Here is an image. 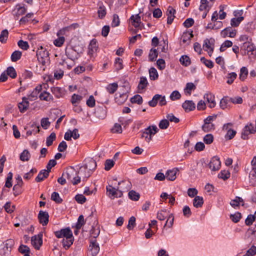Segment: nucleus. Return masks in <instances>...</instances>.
Here are the masks:
<instances>
[{
	"label": "nucleus",
	"mask_w": 256,
	"mask_h": 256,
	"mask_svg": "<svg viewBox=\"0 0 256 256\" xmlns=\"http://www.w3.org/2000/svg\"><path fill=\"white\" fill-rule=\"evenodd\" d=\"M132 25L136 28H139L141 24L140 16L139 14L132 15L130 18Z\"/></svg>",
	"instance_id": "obj_22"
},
{
	"label": "nucleus",
	"mask_w": 256,
	"mask_h": 256,
	"mask_svg": "<svg viewBox=\"0 0 256 256\" xmlns=\"http://www.w3.org/2000/svg\"><path fill=\"white\" fill-rule=\"evenodd\" d=\"M167 220L164 225V228L167 226L168 228H172L174 224V216L172 214H170L166 218Z\"/></svg>",
	"instance_id": "obj_33"
},
{
	"label": "nucleus",
	"mask_w": 256,
	"mask_h": 256,
	"mask_svg": "<svg viewBox=\"0 0 256 256\" xmlns=\"http://www.w3.org/2000/svg\"><path fill=\"white\" fill-rule=\"evenodd\" d=\"M58 36V38L54 40V44L56 46L60 47L63 44L64 42V38L61 36Z\"/></svg>",
	"instance_id": "obj_59"
},
{
	"label": "nucleus",
	"mask_w": 256,
	"mask_h": 256,
	"mask_svg": "<svg viewBox=\"0 0 256 256\" xmlns=\"http://www.w3.org/2000/svg\"><path fill=\"white\" fill-rule=\"evenodd\" d=\"M8 32L7 30H2L0 34V42L2 43L5 42L8 38Z\"/></svg>",
	"instance_id": "obj_43"
},
{
	"label": "nucleus",
	"mask_w": 256,
	"mask_h": 256,
	"mask_svg": "<svg viewBox=\"0 0 256 256\" xmlns=\"http://www.w3.org/2000/svg\"><path fill=\"white\" fill-rule=\"evenodd\" d=\"M196 88L194 84L192 82L187 83L186 87L184 88V92L190 95L191 94L192 90H194Z\"/></svg>",
	"instance_id": "obj_53"
},
{
	"label": "nucleus",
	"mask_w": 256,
	"mask_h": 256,
	"mask_svg": "<svg viewBox=\"0 0 256 256\" xmlns=\"http://www.w3.org/2000/svg\"><path fill=\"white\" fill-rule=\"evenodd\" d=\"M202 128L204 132H206L214 130V125L213 124L204 122V124L202 126Z\"/></svg>",
	"instance_id": "obj_30"
},
{
	"label": "nucleus",
	"mask_w": 256,
	"mask_h": 256,
	"mask_svg": "<svg viewBox=\"0 0 256 256\" xmlns=\"http://www.w3.org/2000/svg\"><path fill=\"white\" fill-rule=\"evenodd\" d=\"M66 54L68 58L72 60L78 59V53L72 48H66Z\"/></svg>",
	"instance_id": "obj_14"
},
{
	"label": "nucleus",
	"mask_w": 256,
	"mask_h": 256,
	"mask_svg": "<svg viewBox=\"0 0 256 256\" xmlns=\"http://www.w3.org/2000/svg\"><path fill=\"white\" fill-rule=\"evenodd\" d=\"M161 97V95L159 94H155L153 98L152 99L148 102V104L150 106L152 107H154L156 106L158 101V100L160 99Z\"/></svg>",
	"instance_id": "obj_38"
},
{
	"label": "nucleus",
	"mask_w": 256,
	"mask_h": 256,
	"mask_svg": "<svg viewBox=\"0 0 256 256\" xmlns=\"http://www.w3.org/2000/svg\"><path fill=\"white\" fill-rule=\"evenodd\" d=\"M96 167V161L93 159H90L84 166L80 168L78 174H82L83 172H86L88 170L89 172H91V173L92 174Z\"/></svg>",
	"instance_id": "obj_5"
},
{
	"label": "nucleus",
	"mask_w": 256,
	"mask_h": 256,
	"mask_svg": "<svg viewBox=\"0 0 256 256\" xmlns=\"http://www.w3.org/2000/svg\"><path fill=\"white\" fill-rule=\"evenodd\" d=\"M243 16H239L238 18H234L230 20V25L233 27H237L239 26L242 21L244 20Z\"/></svg>",
	"instance_id": "obj_31"
},
{
	"label": "nucleus",
	"mask_w": 256,
	"mask_h": 256,
	"mask_svg": "<svg viewBox=\"0 0 256 256\" xmlns=\"http://www.w3.org/2000/svg\"><path fill=\"white\" fill-rule=\"evenodd\" d=\"M179 170L178 168H174L172 170H167L166 172V178L170 181H173L176 178V174Z\"/></svg>",
	"instance_id": "obj_16"
},
{
	"label": "nucleus",
	"mask_w": 256,
	"mask_h": 256,
	"mask_svg": "<svg viewBox=\"0 0 256 256\" xmlns=\"http://www.w3.org/2000/svg\"><path fill=\"white\" fill-rule=\"evenodd\" d=\"M130 102L132 103H136L140 104L142 102V98L139 94H136L130 98Z\"/></svg>",
	"instance_id": "obj_50"
},
{
	"label": "nucleus",
	"mask_w": 256,
	"mask_h": 256,
	"mask_svg": "<svg viewBox=\"0 0 256 256\" xmlns=\"http://www.w3.org/2000/svg\"><path fill=\"white\" fill-rule=\"evenodd\" d=\"M22 54V52L19 50H16L12 52L11 55V60L13 62L18 61L21 58Z\"/></svg>",
	"instance_id": "obj_34"
},
{
	"label": "nucleus",
	"mask_w": 256,
	"mask_h": 256,
	"mask_svg": "<svg viewBox=\"0 0 256 256\" xmlns=\"http://www.w3.org/2000/svg\"><path fill=\"white\" fill-rule=\"evenodd\" d=\"M12 172H8V174L7 178L5 183V186L6 188H10L12 186Z\"/></svg>",
	"instance_id": "obj_48"
},
{
	"label": "nucleus",
	"mask_w": 256,
	"mask_h": 256,
	"mask_svg": "<svg viewBox=\"0 0 256 256\" xmlns=\"http://www.w3.org/2000/svg\"><path fill=\"white\" fill-rule=\"evenodd\" d=\"M29 106V102L27 98L23 97L22 101L20 102L18 104V107L20 111L21 112H24L28 108Z\"/></svg>",
	"instance_id": "obj_19"
},
{
	"label": "nucleus",
	"mask_w": 256,
	"mask_h": 256,
	"mask_svg": "<svg viewBox=\"0 0 256 256\" xmlns=\"http://www.w3.org/2000/svg\"><path fill=\"white\" fill-rule=\"evenodd\" d=\"M230 176V172L228 170H223L218 174V177L220 178L226 180Z\"/></svg>",
	"instance_id": "obj_49"
},
{
	"label": "nucleus",
	"mask_w": 256,
	"mask_h": 256,
	"mask_svg": "<svg viewBox=\"0 0 256 256\" xmlns=\"http://www.w3.org/2000/svg\"><path fill=\"white\" fill-rule=\"evenodd\" d=\"M118 84L117 83L114 82L109 84L106 88L107 91L110 94H114L118 89Z\"/></svg>",
	"instance_id": "obj_36"
},
{
	"label": "nucleus",
	"mask_w": 256,
	"mask_h": 256,
	"mask_svg": "<svg viewBox=\"0 0 256 256\" xmlns=\"http://www.w3.org/2000/svg\"><path fill=\"white\" fill-rule=\"evenodd\" d=\"M30 128L32 129L28 130L26 132V138L32 134L35 135L40 132V126L35 122L32 124Z\"/></svg>",
	"instance_id": "obj_20"
},
{
	"label": "nucleus",
	"mask_w": 256,
	"mask_h": 256,
	"mask_svg": "<svg viewBox=\"0 0 256 256\" xmlns=\"http://www.w3.org/2000/svg\"><path fill=\"white\" fill-rule=\"evenodd\" d=\"M49 215L48 212L40 210L38 214L39 222L43 226H46L48 222Z\"/></svg>",
	"instance_id": "obj_11"
},
{
	"label": "nucleus",
	"mask_w": 256,
	"mask_h": 256,
	"mask_svg": "<svg viewBox=\"0 0 256 256\" xmlns=\"http://www.w3.org/2000/svg\"><path fill=\"white\" fill-rule=\"evenodd\" d=\"M41 100H44L46 101H50L52 100V96L50 95V93L46 92H44L41 93L39 96Z\"/></svg>",
	"instance_id": "obj_47"
},
{
	"label": "nucleus",
	"mask_w": 256,
	"mask_h": 256,
	"mask_svg": "<svg viewBox=\"0 0 256 256\" xmlns=\"http://www.w3.org/2000/svg\"><path fill=\"white\" fill-rule=\"evenodd\" d=\"M114 66L117 70L122 69L123 68L122 60L119 58H116L115 60Z\"/></svg>",
	"instance_id": "obj_58"
},
{
	"label": "nucleus",
	"mask_w": 256,
	"mask_h": 256,
	"mask_svg": "<svg viewBox=\"0 0 256 256\" xmlns=\"http://www.w3.org/2000/svg\"><path fill=\"white\" fill-rule=\"evenodd\" d=\"M204 98L206 100L207 102L209 104V108H213L216 106V102L215 101V97L210 92H208L204 94Z\"/></svg>",
	"instance_id": "obj_12"
},
{
	"label": "nucleus",
	"mask_w": 256,
	"mask_h": 256,
	"mask_svg": "<svg viewBox=\"0 0 256 256\" xmlns=\"http://www.w3.org/2000/svg\"><path fill=\"white\" fill-rule=\"evenodd\" d=\"M85 224V221L82 215H80L78 218L77 223L76 224V229L80 230Z\"/></svg>",
	"instance_id": "obj_52"
},
{
	"label": "nucleus",
	"mask_w": 256,
	"mask_h": 256,
	"mask_svg": "<svg viewBox=\"0 0 256 256\" xmlns=\"http://www.w3.org/2000/svg\"><path fill=\"white\" fill-rule=\"evenodd\" d=\"M74 240V236L70 237V238H64L62 242L64 248L66 250L68 249L70 246L73 244Z\"/></svg>",
	"instance_id": "obj_27"
},
{
	"label": "nucleus",
	"mask_w": 256,
	"mask_h": 256,
	"mask_svg": "<svg viewBox=\"0 0 256 256\" xmlns=\"http://www.w3.org/2000/svg\"><path fill=\"white\" fill-rule=\"evenodd\" d=\"M106 14V7L101 3L98 10V16L100 18H103Z\"/></svg>",
	"instance_id": "obj_29"
},
{
	"label": "nucleus",
	"mask_w": 256,
	"mask_h": 256,
	"mask_svg": "<svg viewBox=\"0 0 256 256\" xmlns=\"http://www.w3.org/2000/svg\"><path fill=\"white\" fill-rule=\"evenodd\" d=\"M128 195L130 199L134 201L138 200L140 197V194L134 190L130 191Z\"/></svg>",
	"instance_id": "obj_40"
},
{
	"label": "nucleus",
	"mask_w": 256,
	"mask_h": 256,
	"mask_svg": "<svg viewBox=\"0 0 256 256\" xmlns=\"http://www.w3.org/2000/svg\"><path fill=\"white\" fill-rule=\"evenodd\" d=\"M182 107L186 112H190L195 109L196 105L193 101L186 100L182 104Z\"/></svg>",
	"instance_id": "obj_18"
},
{
	"label": "nucleus",
	"mask_w": 256,
	"mask_h": 256,
	"mask_svg": "<svg viewBox=\"0 0 256 256\" xmlns=\"http://www.w3.org/2000/svg\"><path fill=\"white\" fill-rule=\"evenodd\" d=\"M96 114L98 117L101 118H104L106 116V110L102 108H98L96 112Z\"/></svg>",
	"instance_id": "obj_56"
},
{
	"label": "nucleus",
	"mask_w": 256,
	"mask_h": 256,
	"mask_svg": "<svg viewBox=\"0 0 256 256\" xmlns=\"http://www.w3.org/2000/svg\"><path fill=\"white\" fill-rule=\"evenodd\" d=\"M150 78L152 80H155L158 78V74L156 70L154 68H151L149 70Z\"/></svg>",
	"instance_id": "obj_41"
},
{
	"label": "nucleus",
	"mask_w": 256,
	"mask_h": 256,
	"mask_svg": "<svg viewBox=\"0 0 256 256\" xmlns=\"http://www.w3.org/2000/svg\"><path fill=\"white\" fill-rule=\"evenodd\" d=\"M220 161L218 156L213 157L209 163V168L214 171L218 170L220 167Z\"/></svg>",
	"instance_id": "obj_10"
},
{
	"label": "nucleus",
	"mask_w": 256,
	"mask_h": 256,
	"mask_svg": "<svg viewBox=\"0 0 256 256\" xmlns=\"http://www.w3.org/2000/svg\"><path fill=\"white\" fill-rule=\"evenodd\" d=\"M158 130L155 125L149 126L144 129L142 132V138H145L146 140L149 142L152 139V137L158 132Z\"/></svg>",
	"instance_id": "obj_2"
},
{
	"label": "nucleus",
	"mask_w": 256,
	"mask_h": 256,
	"mask_svg": "<svg viewBox=\"0 0 256 256\" xmlns=\"http://www.w3.org/2000/svg\"><path fill=\"white\" fill-rule=\"evenodd\" d=\"M36 56L38 62L42 66H45L46 60L48 59V52L41 46L40 48L37 50Z\"/></svg>",
	"instance_id": "obj_3"
},
{
	"label": "nucleus",
	"mask_w": 256,
	"mask_h": 256,
	"mask_svg": "<svg viewBox=\"0 0 256 256\" xmlns=\"http://www.w3.org/2000/svg\"><path fill=\"white\" fill-rule=\"evenodd\" d=\"M204 142L207 144H212L214 141V136L212 134H207L204 138Z\"/></svg>",
	"instance_id": "obj_62"
},
{
	"label": "nucleus",
	"mask_w": 256,
	"mask_h": 256,
	"mask_svg": "<svg viewBox=\"0 0 256 256\" xmlns=\"http://www.w3.org/2000/svg\"><path fill=\"white\" fill-rule=\"evenodd\" d=\"M82 97L81 96L74 94L72 96L71 102L72 104H76L79 103L82 100Z\"/></svg>",
	"instance_id": "obj_61"
},
{
	"label": "nucleus",
	"mask_w": 256,
	"mask_h": 256,
	"mask_svg": "<svg viewBox=\"0 0 256 256\" xmlns=\"http://www.w3.org/2000/svg\"><path fill=\"white\" fill-rule=\"evenodd\" d=\"M48 175V171L46 170H42L40 171L35 180L36 182H40L46 178Z\"/></svg>",
	"instance_id": "obj_23"
},
{
	"label": "nucleus",
	"mask_w": 256,
	"mask_h": 256,
	"mask_svg": "<svg viewBox=\"0 0 256 256\" xmlns=\"http://www.w3.org/2000/svg\"><path fill=\"white\" fill-rule=\"evenodd\" d=\"M214 40L212 38L206 39L203 44V48L204 50L207 51L210 56H211L214 49Z\"/></svg>",
	"instance_id": "obj_6"
},
{
	"label": "nucleus",
	"mask_w": 256,
	"mask_h": 256,
	"mask_svg": "<svg viewBox=\"0 0 256 256\" xmlns=\"http://www.w3.org/2000/svg\"><path fill=\"white\" fill-rule=\"evenodd\" d=\"M236 76L237 74L236 72H232L229 73L227 76L228 80L226 82L229 84H232L234 82V80L236 78Z\"/></svg>",
	"instance_id": "obj_57"
},
{
	"label": "nucleus",
	"mask_w": 256,
	"mask_h": 256,
	"mask_svg": "<svg viewBox=\"0 0 256 256\" xmlns=\"http://www.w3.org/2000/svg\"><path fill=\"white\" fill-rule=\"evenodd\" d=\"M100 246L96 239H91L90 240L88 250L91 252L92 256H96L100 252Z\"/></svg>",
	"instance_id": "obj_7"
},
{
	"label": "nucleus",
	"mask_w": 256,
	"mask_h": 256,
	"mask_svg": "<svg viewBox=\"0 0 256 256\" xmlns=\"http://www.w3.org/2000/svg\"><path fill=\"white\" fill-rule=\"evenodd\" d=\"M30 155L29 152L25 150L20 154V158L22 161L25 162L28 161L30 160Z\"/></svg>",
	"instance_id": "obj_39"
},
{
	"label": "nucleus",
	"mask_w": 256,
	"mask_h": 256,
	"mask_svg": "<svg viewBox=\"0 0 256 256\" xmlns=\"http://www.w3.org/2000/svg\"><path fill=\"white\" fill-rule=\"evenodd\" d=\"M236 33V30L232 29L231 27H228L221 32L220 34L223 38H226L227 36L230 38H234Z\"/></svg>",
	"instance_id": "obj_13"
},
{
	"label": "nucleus",
	"mask_w": 256,
	"mask_h": 256,
	"mask_svg": "<svg viewBox=\"0 0 256 256\" xmlns=\"http://www.w3.org/2000/svg\"><path fill=\"white\" fill-rule=\"evenodd\" d=\"M170 214L169 212L166 210H160L156 214V218L160 220H164Z\"/></svg>",
	"instance_id": "obj_25"
},
{
	"label": "nucleus",
	"mask_w": 256,
	"mask_h": 256,
	"mask_svg": "<svg viewBox=\"0 0 256 256\" xmlns=\"http://www.w3.org/2000/svg\"><path fill=\"white\" fill-rule=\"evenodd\" d=\"M204 204L202 197L200 196H196L193 200V205L196 208H201Z\"/></svg>",
	"instance_id": "obj_26"
},
{
	"label": "nucleus",
	"mask_w": 256,
	"mask_h": 256,
	"mask_svg": "<svg viewBox=\"0 0 256 256\" xmlns=\"http://www.w3.org/2000/svg\"><path fill=\"white\" fill-rule=\"evenodd\" d=\"M248 74V70L245 66L242 67L240 70V79L243 81L247 77Z\"/></svg>",
	"instance_id": "obj_37"
},
{
	"label": "nucleus",
	"mask_w": 256,
	"mask_h": 256,
	"mask_svg": "<svg viewBox=\"0 0 256 256\" xmlns=\"http://www.w3.org/2000/svg\"><path fill=\"white\" fill-rule=\"evenodd\" d=\"M241 218V214L238 212H236L234 214H231L230 215V218L233 222L235 223L238 222L240 220Z\"/></svg>",
	"instance_id": "obj_46"
},
{
	"label": "nucleus",
	"mask_w": 256,
	"mask_h": 256,
	"mask_svg": "<svg viewBox=\"0 0 256 256\" xmlns=\"http://www.w3.org/2000/svg\"><path fill=\"white\" fill-rule=\"evenodd\" d=\"M200 61L202 62L204 64V65L207 66L208 68H212L214 67L213 62L210 60H208L204 58V57H202L200 58Z\"/></svg>",
	"instance_id": "obj_60"
},
{
	"label": "nucleus",
	"mask_w": 256,
	"mask_h": 256,
	"mask_svg": "<svg viewBox=\"0 0 256 256\" xmlns=\"http://www.w3.org/2000/svg\"><path fill=\"white\" fill-rule=\"evenodd\" d=\"M128 98V95L126 92H124L122 94H116L115 96V102L118 104H122Z\"/></svg>",
	"instance_id": "obj_15"
},
{
	"label": "nucleus",
	"mask_w": 256,
	"mask_h": 256,
	"mask_svg": "<svg viewBox=\"0 0 256 256\" xmlns=\"http://www.w3.org/2000/svg\"><path fill=\"white\" fill-rule=\"evenodd\" d=\"M106 190L107 195L111 199L120 198L123 194L122 192L119 189L118 186L117 188H116L111 185H108V186H106Z\"/></svg>",
	"instance_id": "obj_4"
},
{
	"label": "nucleus",
	"mask_w": 256,
	"mask_h": 256,
	"mask_svg": "<svg viewBox=\"0 0 256 256\" xmlns=\"http://www.w3.org/2000/svg\"><path fill=\"white\" fill-rule=\"evenodd\" d=\"M56 138V134L52 132L46 138V144L48 146H50L53 142V141L55 140Z\"/></svg>",
	"instance_id": "obj_45"
},
{
	"label": "nucleus",
	"mask_w": 256,
	"mask_h": 256,
	"mask_svg": "<svg viewBox=\"0 0 256 256\" xmlns=\"http://www.w3.org/2000/svg\"><path fill=\"white\" fill-rule=\"evenodd\" d=\"M176 10L172 6H168L166 11V15L168 16L167 24H170L175 18L174 14Z\"/></svg>",
	"instance_id": "obj_17"
},
{
	"label": "nucleus",
	"mask_w": 256,
	"mask_h": 256,
	"mask_svg": "<svg viewBox=\"0 0 256 256\" xmlns=\"http://www.w3.org/2000/svg\"><path fill=\"white\" fill-rule=\"evenodd\" d=\"M194 36L192 31L186 32L182 34L181 40L184 44H188L190 41L191 38Z\"/></svg>",
	"instance_id": "obj_21"
},
{
	"label": "nucleus",
	"mask_w": 256,
	"mask_h": 256,
	"mask_svg": "<svg viewBox=\"0 0 256 256\" xmlns=\"http://www.w3.org/2000/svg\"><path fill=\"white\" fill-rule=\"evenodd\" d=\"M51 199L58 204H60L62 202V200L60 198L58 193L56 192H53L52 194Z\"/></svg>",
	"instance_id": "obj_51"
},
{
	"label": "nucleus",
	"mask_w": 256,
	"mask_h": 256,
	"mask_svg": "<svg viewBox=\"0 0 256 256\" xmlns=\"http://www.w3.org/2000/svg\"><path fill=\"white\" fill-rule=\"evenodd\" d=\"M98 48V44L96 39L94 38L90 42L88 48V54L90 56H93Z\"/></svg>",
	"instance_id": "obj_9"
},
{
	"label": "nucleus",
	"mask_w": 256,
	"mask_h": 256,
	"mask_svg": "<svg viewBox=\"0 0 256 256\" xmlns=\"http://www.w3.org/2000/svg\"><path fill=\"white\" fill-rule=\"evenodd\" d=\"M210 7L208 6V2L207 0H200V4L199 6V10L208 12Z\"/></svg>",
	"instance_id": "obj_28"
},
{
	"label": "nucleus",
	"mask_w": 256,
	"mask_h": 256,
	"mask_svg": "<svg viewBox=\"0 0 256 256\" xmlns=\"http://www.w3.org/2000/svg\"><path fill=\"white\" fill-rule=\"evenodd\" d=\"M148 84L147 79L146 77L142 76L140 78L138 88V90H144Z\"/></svg>",
	"instance_id": "obj_24"
},
{
	"label": "nucleus",
	"mask_w": 256,
	"mask_h": 256,
	"mask_svg": "<svg viewBox=\"0 0 256 256\" xmlns=\"http://www.w3.org/2000/svg\"><path fill=\"white\" fill-rule=\"evenodd\" d=\"M158 52L157 50L155 48L150 49L149 54H148V58L149 60L151 62H154L156 60V58L158 57Z\"/></svg>",
	"instance_id": "obj_32"
},
{
	"label": "nucleus",
	"mask_w": 256,
	"mask_h": 256,
	"mask_svg": "<svg viewBox=\"0 0 256 256\" xmlns=\"http://www.w3.org/2000/svg\"><path fill=\"white\" fill-rule=\"evenodd\" d=\"M18 44L20 48L24 50H27L29 48L28 42L22 40H20L18 42Z\"/></svg>",
	"instance_id": "obj_63"
},
{
	"label": "nucleus",
	"mask_w": 256,
	"mask_h": 256,
	"mask_svg": "<svg viewBox=\"0 0 256 256\" xmlns=\"http://www.w3.org/2000/svg\"><path fill=\"white\" fill-rule=\"evenodd\" d=\"M6 74L10 78H14L16 77V72L15 69L12 66H9L6 70Z\"/></svg>",
	"instance_id": "obj_42"
},
{
	"label": "nucleus",
	"mask_w": 256,
	"mask_h": 256,
	"mask_svg": "<svg viewBox=\"0 0 256 256\" xmlns=\"http://www.w3.org/2000/svg\"><path fill=\"white\" fill-rule=\"evenodd\" d=\"M78 172L73 167H70L63 172L62 176H64L73 184L76 185L80 182V177L78 176Z\"/></svg>",
	"instance_id": "obj_1"
},
{
	"label": "nucleus",
	"mask_w": 256,
	"mask_h": 256,
	"mask_svg": "<svg viewBox=\"0 0 256 256\" xmlns=\"http://www.w3.org/2000/svg\"><path fill=\"white\" fill-rule=\"evenodd\" d=\"M31 242L32 245L36 250H39L42 244V234H38L32 237Z\"/></svg>",
	"instance_id": "obj_8"
},
{
	"label": "nucleus",
	"mask_w": 256,
	"mask_h": 256,
	"mask_svg": "<svg viewBox=\"0 0 256 256\" xmlns=\"http://www.w3.org/2000/svg\"><path fill=\"white\" fill-rule=\"evenodd\" d=\"M62 236L64 238H68L73 236L72 232L69 228L62 229Z\"/></svg>",
	"instance_id": "obj_44"
},
{
	"label": "nucleus",
	"mask_w": 256,
	"mask_h": 256,
	"mask_svg": "<svg viewBox=\"0 0 256 256\" xmlns=\"http://www.w3.org/2000/svg\"><path fill=\"white\" fill-rule=\"evenodd\" d=\"M256 254V246H252L246 252V256H254Z\"/></svg>",
	"instance_id": "obj_64"
},
{
	"label": "nucleus",
	"mask_w": 256,
	"mask_h": 256,
	"mask_svg": "<svg viewBox=\"0 0 256 256\" xmlns=\"http://www.w3.org/2000/svg\"><path fill=\"white\" fill-rule=\"evenodd\" d=\"M22 185L16 184L13 187L14 194L16 196L22 192Z\"/></svg>",
	"instance_id": "obj_55"
},
{
	"label": "nucleus",
	"mask_w": 256,
	"mask_h": 256,
	"mask_svg": "<svg viewBox=\"0 0 256 256\" xmlns=\"http://www.w3.org/2000/svg\"><path fill=\"white\" fill-rule=\"evenodd\" d=\"M228 102H230V98H228V97H224L220 101V107L222 109L224 110L227 108V104Z\"/></svg>",
	"instance_id": "obj_54"
},
{
	"label": "nucleus",
	"mask_w": 256,
	"mask_h": 256,
	"mask_svg": "<svg viewBox=\"0 0 256 256\" xmlns=\"http://www.w3.org/2000/svg\"><path fill=\"white\" fill-rule=\"evenodd\" d=\"M180 62L182 65L185 66H187L190 64V58L186 55L182 56L180 59Z\"/></svg>",
	"instance_id": "obj_35"
}]
</instances>
